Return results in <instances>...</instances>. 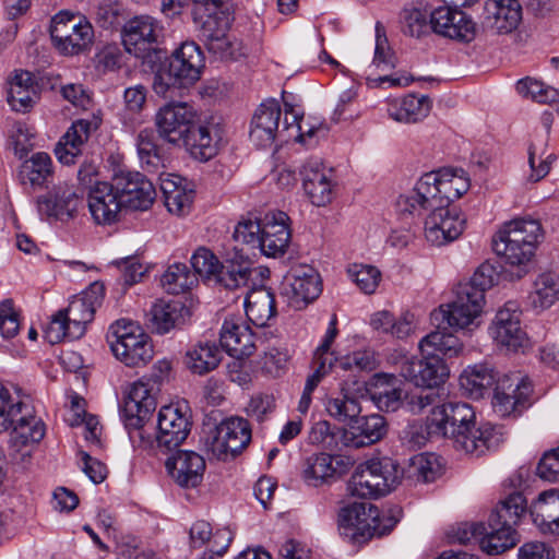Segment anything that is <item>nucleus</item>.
Returning <instances> with one entry per match:
<instances>
[{"instance_id": "obj_1", "label": "nucleus", "mask_w": 559, "mask_h": 559, "mask_svg": "<svg viewBox=\"0 0 559 559\" xmlns=\"http://www.w3.org/2000/svg\"><path fill=\"white\" fill-rule=\"evenodd\" d=\"M155 126L162 139L171 144L182 143L191 156L206 162L217 153V140L212 129L198 120L188 103L171 102L158 109Z\"/></svg>"}, {"instance_id": "obj_2", "label": "nucleus", "mask_w": 559, "mask_h": 559, "mask_svg": "<svg viewBox=\"0 0 559 559\" xmlns=\"http://www.w3.org/2000/svg\"><path fill=\"white\" fill-rule=\"evenodd\" d=\"M285 118L281 123V106L275 99L262 103L255 110L251 120L250 140L255 146L270 147L276 140L286 142L290 135H286L290 129L296 128L295 140L312 146L316 142L312 139L317 135L325 136L328 128L323 123H305L302 117L294 111L292 104L284 99Z\"/></svg>"}, {"instance_id": "obj_3", "label": "nucleus", "mask_w": 559, "mask_h": 559, "mask_svg": "<svg viewBox=\"0 0 559 559\" xmlns=\"http://www.w3.org/2000/svg\"><path fill=\"white\" fill-rule=\"evenodd\" d=\"M496 271L488 263L481 264L469 278L455 288V298L432 311V320L439 325L449 323L468 328L481 313L485 304V292L491 288L496 280Z\"/></svg>"}, {"instance_id": "obj_4", "label": "nucleus", "mask_w": 559, "mask_h": 559, "mask_svg": "<svg viewBox=\"0 0 559 559\" xmlns=\"http://www.w3.org/2000/svg\"><path fill=\"white\" fill-rule=\"evenodd\" d=\"M401 213L420 216L429 211L425 219V237L433 246H443L457 239L465 229L466 218L461 211L451 204L439 201L417 200L415 194L401 195L397 200Z\"/></svg>"}, {"instance_id": "obj_5", "label": "nucleus", "mask_w": 559, "mask_h": 559, "mask_svg": "<svg viewBox=\"0 0 559 559\" xmlns=\"http://www.w3.org/2000/svg\"><path fill=\"white\" fill-rule=\"evenodd\" d=\"M205 59L200 46L192 40L183 41L174 50L169 60L155 71L154 92L167 96L171 87H188L201 79Z\"/></svg>"}, {"instance_id": "obj_6", "label": "nucleus", "mask_w": 559, "mask_h": 559, "mask_svg": "<svg viewBox=\"0 0 559 559\" xmlns=\"http://www.w3.org/2000/svg\"><path fill=\"white\" fill-rule=\"evenodd\" d=\"M336 426L331 421H314L309 432L311 443L326 449L340 447L362 448L380 441L388 433V421H343Z\"/></svg>"}, {"instance_id": "obj_7", "label": "nucleus", "mask_w": 559, "mask_h": 559, "mask_svg": "<svg viewBox=\"0 0 559 559\" xmlns=\"http://www.w3.org/2000/svg\"><path fill=\"white\" fill-rule=\"evenodd\" d=\"M102 290L103 286L95 283L82 297L71 300L66 309L53 314L45 332L48 342L57 344L63 338L73 341L83 336L102 304Z\"/></svg>"}, {"instance_id": "obj_8", "label": "nucleus", "mask_w": 559, "mask_h": 559, "mask_svg": "<svg viewBox=\"0 0 559 559\" xmlns=\"http://www.w3.org/2000/svg\"><path fill=\"white\" fill-rule=\"evenodd\" d=\"M402 477L397 462L390 457H373L359 464L347 485L349 493L362 499H377L396 487Z\"/></svg>"}, {"instance_id": "obj_9", "label": "nucleus", "mask_w": 559, "mask_h": 559, "mask_svg": "<svg viewBox=\"0 0 559 559\" xmlns=\"http://www.w3.org/2000/svg\"><path fill=\"white\" fill-rule=\"evenodd\" d=\"M134 448L168 453L188 437L191 421H124Z\"/></svg>"}, {"instance_id": "obj_10", "label": "nucleus", "mask_w": 559, "mask_h": 559, "mask_svg": "<svg viewBox=\"0 0 559 559\" xmlns=\"http://www.w3.org/2000/svg\"><path fill=\"white\" fill-rule=\"evenodd\" d=\"M401 518L402 509L397 506L381 514L371 503L355 502L341 509L338 524L350 531L354 538H369L389 533Z\"/></svg>"}, {"instance_id": "obj_11", "label": "nucleus", "mask_w": 559, "mask_h": 559, "mask_svg": "<svg viewBox=\"0 0 559 559\" xmlns=\"http://www.w3.org/2000/svg\"><path fill=\"white\" fill-rule=\"evenodd\" d=\"M201 433L205 451L223 462L235 459L251 441L249 421H203Z\"/></svg>"}, {"instance_id": "obj_12", "label": "nucleus", "mask_w": 559, "mask_h": 559, "mask_svg": "<svg viewBox=\"0 0 559 559\" xmlns=\"http://www.w3.org/2000/svg\"><path fill=\"white\" fill-rule=\"evenodd\" d=\"M171 365L167 360L154 364L151 374L135 382L124 397L122 413L124 419H146L155 411L156 402L152 393L168 379Z\"/></svg>"}, {"instance_id": "obj_13", "label": "nucleus", "mask_w": 559, "mask_h": 559, "mask_svg": "<svg viewBox=\"0 0 559 559\" xmlns=\"http://www.w3.org/2000/svg\"><path fill=\"white\" fill-rule=\"evenodd\" d=\"M50 36L62 53L74 56L92 45L94 29L85 17L59 12L51 21Z\"/></svg>"}, {"instance_id": "obj_14", "label": "nucleus", "mask_w": 559, "mask_h": 559, "mask_svg": "<svg viewBox=\"0 0 559 559\" xmlns=\"http://www.w3.org/2000/svg\"><path fill=\"white\" fill-rule=\"evenodd\" d=\"M469 189V179L463 169L447 170L443 174L427 173L417 181L409 192L417 200H430L451 204Z\"/></svg>"}, {"instance_id": "obj_15", "label": "nucleus", "mask_w": 559, "mask_h": 559, "mask_svg": "<svg viewBox=\"0 0 559 559\" xmlns=\"http://www.w3.org/2000/svg\"><path fill=\"white\" fill-rule=\"evenodd\" d=\"M322 292L319 273L308 264L293 266L282 283V295L290 307L301 310L316 300Z\"/></svg>"}, {"instance_id": "obj_16", "label": "nucleus", "mask_w": 559, "mask_h": 559, "mask_svg": "<svg viewBox=\"0 0 559 559\" xmlns=\"http://www.w3.org/2000/svg\"><path fill=\"white\" fill-rule=\"evenodd\" d=\"M531 381L520 376L508 377L498 381L492 397V407L500 417L521 416L532 405Z\"/></svg>"}, {"instance_id": "obj_17", "label": "nucleus", "mask_w": 559, "mask_h": 559, "mask_svg": "<svg viewBox=\"0 0 559 559\" xmlns=\"http://www.w3.org/2000/svg\"><path fill=\"white\" fill-rule=\"evenodd\" d=\"M442 424L441 437L450 438L457 450L466 453L483 451L493 444L490 421H432Z\"/></svg>"}, {"instance_id": "obj_18", "label": "nucleus", "mask_w": 559, "mask_h": 559, "mask_svg": "<svg viewBox=\"0 0 559 559\" xmlns=\"http://www.w3.org/2000/svg\"><path fill=\"white\" fill-rule=\"evenodd\" d=\"M431 31L443 37L469 43L476 36V23L459 8L444 4L429 13Z\"/></svg>"}, {"instance_id": "obj_19", "label": "nucleus", "mask_w": 559, "mask_h": 559, "mask_svg": "<svg viewBox=\"0 0 559 559\" xmlns=\"http://www.w3.org/2000/svg\"><path fill=\"white\" fill-rule=\"evenodd\" d=\"M423 358H404L400 362V374L416 386L436 388L449 376V369L438 355L421 354Z\"/></svg>"}, {"instance_id": "obj_20", "label": "nucleus", "mask_w": 559, "mask_h": 559, "mask_svg": "<svg viewBox=\"0 0 559 559\" xmlns=\"http://www.w3.org/2000/svg\"><path fill=\"white\" fill-rule=\"evenodd\" d=\"M490 334L497 344L516 352L527 344V336L521 326V311L516 301H508L499 309L490 326Z\"/></svg>"}, {"instance_id": "obj_21", "label": "nucleus", "mask_w": 559, "mask_h": 559, "mask_svg": "<svg viewBox=\"0 0 559 559\" xmlns=\"http://www.w3.org/2000/svg\"><path fill=\"white\" fill-rule=\"evenodd\" d=\"M112 182L126 209L145 211L155 199L153 183L138 171L122 170L114 176Z\"/></svg>"}, {"instance_id": "obj_22", "label": "nucleus", "mask_w": 559, "mask_h": 559, "mask_svg": "<svg viewBox=\"0 0 559 559\" xmlns=\"http://www.w3.org/2000/svg\"><path fill=\"white\" fill-rule=\"evenodd\" d=\"M121 38L128 53L144 58L157 43L158 23L148 15L134 16L123 25Z\"/></svg>"}, {"instance_id": "obj_23", "label": "nucleus", "mask_w": 559, "mask_h": 559, "mask_svg": "<svg viewBox=\"0 0 559 559\" xmlns=\"http://www.w3.org/2000/svg\"><path fill=\"white\" fill-rule=\"evenodd\" d=\"M302 187L311 203L317 206L329 204L334 195L332 173L318 157L307 159L301 168Z\"/></svg>"}, {"instance_id": "obj_24", "label": "nucleus", "mask_w": 559, "mask_h": 559, "mask_svg": "<svg viewBox=\"0 0 559 559\" xmlns=\"http://www.w3.org/2000/svg\"><path fill=\"white\" fill-rule=\"evenodd\" d=\"M406 406L413 415L429 416L432 419H475L476 413L473 407L461 401H447L442 404H436V397L432 394L413 396Z\"/></svg>"}, {"instance_id": "obj_25", "label": "nucleus", "mask_w": 559, "mask_h": 559, "mask_svg": "<svg viewBox=\"0 0 559 559\" xmlns=\"http://www.w3.org/2000/svg\"><path fill=\"white\" fill-rule=\"evenodd\" d=\"M88 209L93 219L99 225L116 223L124 207L114 182H96L87 194Z\"/></svg>"}, {"instance_id": "obj_26", "label": "nucleus", "mask_w": 559, "mask_h": 559, "mask_svg": "<svg viewBox=\"0 0 559 559\" xmlns=\"http://www.w3.org/2000/svg\"><path fill=\"white\" fill-rule=\"evenodd\" d=\"M170 477L182 488H195L202 480L206 468L205 460L194 451L179 450L165 463Z\"/></svg>"}, {"instance_id": "obj_27", "label": "nucleus", "mask_w": 559, "mask_h": 559, "mask_svg": "<svg viewBox=\"0 0 559 559\" xmlns=\"http://www.w3.org/2000/svg\"><path fill=\"white\" fill-rule=\"evenodd\" d=\"M254 271L248 255L235 246L227 252L225 261L219 264L213 281L227 289H236L246 286Z\"/></svg>"}, {"instance_id": "obj_28", "label": "nucleus", "mask_w": 559, "mask_h": 559, "mask_svg": "<svg viewBox=\"0 0 559 559\" xmlns=\"http://www.w3.org/2000/svg\"><path fill=\"white\" fill-rule=\"evenodd\" d=\"M80 202L81 199L72 186L59 183L46 195L39 197L37 205L39 213L64 221L73 217Z\"/></svg>"}, {"instance_id": "obj_29", "label": "nucleus", "mask_w": 559, "mask_h": 559, "mask_svg": "<svg viewBox=\"0 0 559 559\" xmlns=\"http://www.w3.org/2000/svg\"><path fill=\"white\" fill-rule=\"evenodd\" d=\"M350 465V460L342 455L314 454L307 459L304 479L309 486L318 487L346 473Z\"/></svg>"}, {"instance_id": "obj_30", "label": "nucleus", "mask_w": 559, "mask_h": 559, "mask_svg": "<svg viewBox=\"0 0 559 559\" xmlns=\"http://www.w3.org/2000/svg\"><path fill=\"white\" fill-rule=\"evenodd\" d=\"M522 20V7L519 0H487L484 9L486 27L508 34L515 29Z\"/></svg>"}, {"instance_id": "obj_31", "label": "nucleus", "mask_w": 559, "mask_h": 559, "mask_svg": "<svg viewBox=\"0 0 559 559\" xmlns=\"http://www.w3.org/2000/svg\"><path fill=\"white\" fill-rule=\"evenodd\" d=\"M492 249L506 263L519 267V278L527 273V264L536 251L530 241L525 243L523 239L519 240L499 230L492 238Z\"/></svg>"}, {"instance_id": "obj_32", "label": "nucleus", "mask_w": 559, "mask_h": 559, "mask_svg": "<svg viewBox=\"0 0 559 559\" xmlns=\"http://www.w3.org/2000/svg\"><path fill=\"white\" fill-rule=\"evenodd\" d=\"M287 221L288 216L284 212L265 215L259 249L266 257L276 258L286 252L292 237Z\"/></svg>"}, {"instance_id": "obj_33", "label": "nucleus", "mask_w": 559, "mask_h": 559, "mask_svg": "<svg viewBox=\"0 0 559 559\" xmlns=\"http://www.w3.org/2000/svg\"><path fill=\"white\" fill-rule=\"evenodd\" d=\"M99 127L96 119H79L72 122L66 134L61 138L56 147V154L62 164L71 165L82 154V147L87 141L91 131Z\"/></svg>"}, {"instance_id": "obj_34", "label": "nucleus", "mask_w": 559, "mask_h": 559, "mask_svg": "<svg viewBox=\"0 0 559 559\" xmlns=\"http://www.w3.org/2000/svg\"><path fill=\"white\" fill-rule=\"evenodd\" d=\"M528 511L534 524L543 534H559V489L540 492Z\"/></svg>"}, {"instance_id": "obj_35", "label": "nucleus", "mask_w": 559, "mask_h": 559, "mask_svg": "<svg viewBox=\"0 0 559 559\" xmlns=\"http://www.w3.org/2000/svg\"><path fill=\"white\" fill-rule=\"evenodd\" d=\"M188 312L189 310L180 301L159 299L154 302L147 313L146 325L152 332L163 335L180 326Z\"/></svg>"}, {"instance_id": "obj_36", "label": "nucleus", "mask_w": 559, "mask_h": 559, "mask_svg": "<svg viewBox=\"0 0 559 559\" xmlns=\"http://www.w3.org/2000/svg\"><path fill=\"white\" fill-rule=\"evenodd\" d=\"M159 187L167 210L178 216L189 213L194 197L193 189L188 187L185 178L167 174L159 178Z\"/></svg>"}, {"instance_id": "obj_37", "label": "nucleus", "mask_w": 559, "mask_h": 559, "mask_svg": "<svg viewBox=\"0 0 559 559\" xmlns=\"http://www.w3.org/2000/svg\"><path fill=\"white\" fill-rule=\"evenodd\" d=\"M437 326L433 331L423 337L418 344L421 354L442 355L445 357H455L463 350V343L453 333L447 332L448 328L464 330L465 328L450 325L444 322L440 325L431 319Z\"/></svg>"}, {"instance_id": "obj_38", "label": "nucleus", "mask_w": 559, "mask_h": 559, "mask_svg": "<svg viewBox=\"0 0 559 559\" xmlns=\"http://www.w3.org/2000/svg\"><path fill=\"white\" fill-rule=\"evenodd\" d=\"M112 353L117 359L129 367L144 366L154 356L150 336L139 332L134 336L124 337L122 343L112 345Z\"/></svg>"}, {"instance_id": "obj_39", "label": "nucleus", "mask_w": 559, "mask_h": 559, "mask_svg": "<svg viewBox=\"0 0 559 559\" xmlns=\"http://www.w3.org/2000/svg\"><path fill=\"white\" fill-rule=\"evenodd\" d=\"M221 345L233 357L243 358L250 356L254 348V335L243 324L226 320L221 331Z\"/></svg>"}, {"instance_id": "obj_40", "label": "nucleus", "mask_w": 559, "mask_h": 559, "mask_svg": "<svg viewBox=\"0 0 559 559\" xmlns=\"http://www.w3.org/2000/svg\"><path fill=\"white\" fill-rule=\"evenodd\" d=\"M245 308L249 321L263 328L276 316L274 294L265 286L253 288L246 297Z\"/></svg>"}, {"instance_id": "obj_41", "label": "nucleus", "mask_w": 559, "mask_h": 559, "mask_svg": "<svg viewBox=\"0 0 559 559\" xmlns=\"http://www.w3.org/2000/svg\"><path fill=\"white\" fill-rule=\"evenodd\" d=\"M519 536L516 531L502 521L493 520L489 515L486 531L480 537V548L488 555H499L516 545Z\"/></svg>"}, {"instance_id": "obj_42", "label": "nucleus", "mask_w": 559, "mask_h": 559, "mask_svg": "<svg viewBox=\"0 0 559 559\" xmlns=\"http://www.w3.org/2000/svg\"><path fill=\"white\" fill-rule=\"evenodd\" d=\"M337 317L333 314L324 335L322 343L318 346L314 352V361L318 368L314 373L308 377L304 392L311 394L318 386L321 377L329 372L333 368V353L330 352L331 346L338 334L337 330Z\"/></svg>"}, {"instance_id": "obj_43", "label": "nucleus", "mask_w": 559, "mask_h": 559, "mask_svg": "<svg viewBox=\"0 0 559 559\" xmlns=\"http://www.w3.org/2000/svg\"><path fill=\"white\" fill-rule=\"evenodd\" d=\"M498 373L488 364H477L466 368L460 376V385L465 394L473 399L483 397L500 379Z\"/></svg>"}, {"instance_id": "obj_44", "label": "nucleus", "mask_w": 559, "mask_h": 559, "mask_svg": "<svg viewBox=\"0 0 559 559\" xmlns=\"http://www.w3.org/2000/svg\"><path fill=\"white\" fill-rule=\"evenodd\" d=\"M19 175L23 185L43 188L53 176L52 159L45 152L35 153L22 163Z\"/></svg>"}, {"instance_id": "obj_45", "label": "nucleus", "mask_w": 559, "mask_h": 559, "mask_svg": "<svg viewBox=\"0 0 559 559\" xmlns=\"http://www.w3.org/2000/svg\"><path fill=\"white\" fill-rule=\"evenodd\" d=\"M528 300L534 310L544 311L559 301V275L544 272L533 282Z\"/></svg>"}, {"instance_id": "obj_46", "label": "nucleus", "mask_w": 559, "mask_h": 559, "mask_svg": "<svg viewBox=\"0 0 559 559\" xmlns=\"http://www.w3.org/2000/svg\"><path fill=\"white\" fill-rule=\"evenodd\" d=\"M430 107L429 97L409 94L399 103L391 104L388 111L389 116L395 121L415 123L429 114Z\"/></svg>"}, {"instance_id": "obj_47", "label": "nucleus", "mask_w": 559, "mask_h": 559, "mask_svg": "<svg viewBox=\"0 0 559 559\" xmlns=\"http://www.w3.org/2000/svg\"><path fill=\"white\" fill-rule=\"evenodd\" d=\"M221 349L215 343L200 342L186 354V366L195 374L203 376L214 370L221 362Z\"/></svg>"}, {"instance_id": "obj_48", "label": "nucleus", "mask_w": 559, "mask_h": 559, "mask_svg": "<svg viewBox=\"0 0 559 559\" xmlns=\"http://www.w3.org/2000/svg\"><path fill=\"white\" fill-rule=\"evenodd\" d=\"M159 134L156 135L153 129H143L136 135V150L140 160L147 170H157L165 166L166 155L158 144Z\"/></svg>"}, {"instance_id": "obj_49", "label": "nucleus", "mask_w": 559, "mask_h": 559, "mask_svg": "<svg viewBox=\"0 0 559 559\" xmlns=\"http://www.w3.org/2000/svg\"><path fill=\"white\" fill-rule=\"evenodd\" d=\"M442 424L432 421H407L400 431V441L408 450H416L425 447L433 437H441Z\"/></svg>"}, {"instance_id": "obj_50", "label": "nucleus", "mask_w": 559, "mask_h": 559, "mask_svg": "<svg viewBox=\"0 0 559 559\" xmlns=\"http://www.w3.org/2000/svg\"><path fill=\"white\" fill-rule=\"evenodd\" d=\"M36 411L28 395H19L13 399L9 389L0 383V418L3 419H34Z\"/></svg>"}, {"instance_id": "obj_51", "label": "nucleus", "mask_w": 559, "mask_h": 559, "mask_svg": "<svg viewBox=\"0 0 559 559\" xmlns=\"http://www.w3.org/2000/svg\"><path fill=\"white\" fill-rule=\"evenodd\" d=\"M45 436V425L43 421H14L9 430V443L16 450L33 447Z\"/></svg>"}, {"instance_id": "obj_52", "label": "nucleus", "mask_w": 559, "mask_h": 559, "mask_svg": "<svg viewBox=\"0 0 559 559\" xmlns=\"http://www.w3.org/2000/svg\"><path fill=\"white\" fill-rule=\"evenodd\" d=\"M394 379L392 374L378 376L377 388L378 391L372 393L370 402L381 412L392 413L397 411L400 407L405 406L402 401V390L392 388L390 389V382ZM369 402V400H365Z\"/></svg>"}, {"instance_id": "obj_53", "label": "nucleus", "mask_w": 559, "mask_h": 559, "mask_svg": "<svg viewBox=\"0 0 559 559\" xmlns=\"http://www.w3.org/2000/svg\"><path fill=\"white\" fill-rule=\"evenodd\" d=\"M407 472L417 481L431 483L441 475L442 464L435 453H419L409 460Z\"/></svg>"}, {"instance_id": "obj_54", "label": "nucleus", "mask_w": 559, "mask_h": 559, "mask_svg": "<svg viewBox=\"0 0 559 559\" xmlns=\"http://www.w3.org/2000/svg\"><path fill=\"white\" fill-rule=\"evenodd\" d=\"M499 231L510 234L511 237L519 240L523 239L525 243L530 241L532 247L537 248L544 238L542 224L537 219L515 218L506 223Z\"/></svg>"}, {"instance_id": "obj_55", "label": "nucleus", "mask_w": 559, "mask_h": 559, "mask_svg": "<svg viewBox=\"0 0 559 559\" xmlns=\"http://www.w3.org/2000/svg\"><path fill=\"white\" fill-rule=\"evenodd\" d=\"M527 510V502L525 497L519 492L510 493L504 500L500 501L499 504L492 510L490 515L493 520L502 521L513 527L518 524L521 516Z\"/></svg>"}, {"instance_id": "obj_56", "label": "nucleus", "mask_w": 559, "mask_h": 559, "mask_svg": "<svg viewBox=\"0 0 559 559\" xmlns=\"http://www.w3.org/2000/svg\"><path fill=\"white\" fill-rule=\"evenodd\" d=\"M326 411L332 417H343V419H359L362 412L361 402L354 397L343 394L338 397L331 399L326 403ZM360 419H384L378 414L364 415Z\"/></svg>"}, {"instance_id": "obj_57", "label": "nucleus", "mask_w": 559, "mask_h": 559, "mask_svg": "<svg viewBox=\"0 0 559 559\" xmlns=\"http://www.w3.org/2000/svg\"><path fill=\"white\" fill-rule=\"evenodd\" d=\"M195 282V274L191 273L186 264L175 263L162 275L160 283L164 289L171 295H178L190 289Z\"/></svg>"}, {"instance_id": "obj_58", "label": "nucleus", "mask_w": 559, "mask_h": 559, "mask_svg": "<svg viewBox=\"0 0 559 559\" xmlns=\"http://www.w3.org/2000/svg\"><path fill=\"white\" fill-rule=\"evenodd\" d=\"M205 46L210 53L221 60H238L247 53V48L242 41L231 36L228 32L224 36L214 37Z\"/></svg>"}, {"instance_id": "obj_59", "label": "nucleus", "mask_w": 559, "mask_h": 559, "mask_svg": "<svg viewBox=\"0 0 559 559\" xmlns=\"http://www.w3.org/2000/svg\"><path fill=\"white\" fill-rule=\"evenodd\" d=\"M516 91L526 98L540 104H552L559 102V91L545 83L525 78L516 83Z\"/></svg>"}, {"instance_id": "obj_60", "label": "nucleus", "mask_w": 559, "mask_h": 559, "mask_svg": "<svg viewBox=\"0 0 559 559\" xmlns=\"http://www.w3.org/2000/svg\"><path fill=\"white\" fill-rule=\"evenodd\" d=\"M395 66V53L389 46L384 27L378 22L376 25V48L372 67L381 72H386L394 69Z\"/></svg>"}, {"instance_id": "obj_61", "label": "nucleus", "mask_w": 559, "mask_h": 559, "mask_svg": "<svg viewBox=\"0 0 559 559\" xmlns=\"http://www.w3.org/2000/svg\"><path fill=\"white\" fill-rule=\"evenodd\" d=\"M333 366L344 371H371L377 367V359L373 350L361 349L334 358Z\"/></svg>"}, {"instance_id": "obj_62", "label": "nucleus", "mask_w": 559, "mask_h": 559, "mask_svg": "<svg viewBox=\"0 0 559 559\" xmlns=\"http://www.w3.org/2000/svg\"><path fill=\"white\" fill-rule=\"evenodd\" d=\"M402 31L412 37H421L431 31L428 14L419 9H405L401 15Z\"/></svg>"}, {"instance_id": "obj_63", "label": "nucleus", "mask_w": 559, "mask_h": 559, "mask_svg": "<svg viewBox=\"0 0 559 559\" xmlns=\"http://www.w3.org/2000/svg\"><path fill=\"white\" fill-rule=\"evenodd\" d=\"M264 229V219H242L240 221L234 231V239L237 242L247 245L253 249H259L261 238Z\"/></svg>"}, {"instance_id": "obj_64", "label": "nucleus", "mask_w": 559, "mask_h": 559, "mask_svg": "<svg viewBox=\"0 0 559 559\" xmlns=\"http://www.w3.org/2000/svg\"><path fill=\"white\" fill-rule=\"evenodd\" d=\"M94 62L98 72H115L124 64V56L117 44H108L96 52Z\"/></svg>"}]
</instances>
